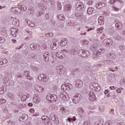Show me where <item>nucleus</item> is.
<instances>
[{"label": "nucleus", "instance_id": "38", "mask_svg": "<svg viewBox=\"0 0 125 125\" xmlns=\"http://www.w3.org/2000/svg\"><path fill=\"white\" fill-rule=\"evenodd\" d=\"M44 77H45V75H44L43 74H40L38 78V80H39V81H42V79H43Z\"/></svg>", "mask_w": 125, "mask_h": 125}, {"label": "nucleus", "instance_id": "25", "mask_svg": "<svg viewBox=\"0 0 125 125\" xmlns=\"http://www.w3.org/2000/svg\"><path fill=\"white\" fill-rule=\"evenodd\" d=\"M104 64H107V65H112L114 62L112 60H104L103 62Z\"/></svg>", "mask_w": 125, "mask_h": 125}, {"label": "nucleus", "instance_id": "47", "mask_svg": "<svg viewBox=\"0 0 125 125\" xmlns=\"http://www.w3.org/2000/svg\"><path fill=\"white\" fill-rule=\"evenodd\" d=\"M5 42V39L3 37H0V43H2Z\"/></svg>", "mask_w": 125, "mask_h": 125}, {"label": "nucleus", "instance_id": "39", "mask_svg": "<svg viewBox=\"0 0 125 125\" xmlns=\"http://www.w3.org/2000/svg\"><path fill=\"white\" fill-rule=\"evenodd\" d=\"M20 9H21V10H22V11H26V10H27V7H26V6L24 5H22L21 6Z\"/></svg>", "mask_w": 125, "mask_h": 125}, {"label": "nucleus", "instance_id": "56", "mask_svg": "<svg viewBox=\"0 0 125 125\" xmlns=\"http://www.w3.org/2000/svg\"><path fill=\"white\" fill-rule=\"evenodd\" d=\"M45 125H52V122H51V120L49 121L47 123H45Z\"/></svg>", "mask_w": 125, "mask_h": 125}, {"label": "nucleus", "instance_id": "6", "mask_svg": "<svg viewBox=\"0 0 125 125\" xmlns=\"http://www.w3.org/2000/svg\"><path fill=\"white\" fill-rule=\"evenodd\" d=\"M103 42L105 46H111L113 43V41L111 39H105Z\"/></svg>", "mask_w": 125, "mask_h": 125}, {"label": "nucleus", "instance_id": "3", "mask_svg": "<svg viewBox=\"0 0 125 125\" xmlns=\"http://www.w3.org/2000/svg\"><path fill=\"white\" fill-rule=\"evenodd\" d=\"M56 70L57 73H58V74L60 75V76H61V75H62V74H64L65 71H66L65 68L62 65L57 66L56 67Z\"/></svg>", "mask_w": 125, "mask_h": 125}, {"label": "nucleus", "instance_id": "59", "mask_svg": "<svg viewBox=\"0 0 125 125\" xmlns=\"http://www.w3.org/2000/svg\"><path fill=\"white\" fill-rule=\"evenodd\" d=\"M83 43L84 44H88V43H89V42H88V41L84 40Z\"/></svg>", "mask_w": 125, "mask_h": 125}, {"label": "nucleus", "instance_id": "61", "mask_svg": "<svg viewBox=\"0 0 125 125\" xmlns=\"http://www.w3.org/2000/svg\"><path fill=\"white\" fill-rule=\"evenodd\" d=\"M57 8L59 10H61V9H62V6L61 5H58Z\"/></svg>", "mask_w": 125, "mask_h": 125}, {"label": "nucleus", "instance_id": "24", "mask_svg": "<svg viewBox=\"0 0 125 125\" xmlns=\"http://www.w3.org/2000/svg\"><path fill=\"white\" fill-rule=\"evenodd\" d=\"M99 55V54L98 52L96 51H94L93 52V54L92 55L93 59H94V60H96V59H98Z\"/></svg>", "mask_w": 125, "mask_h": 125}, {"label": "nucleus", "instance_id": "27", "mask_svg": "<svg viewBox=\"0 0 125 125\" xmlns=\"http://www.w3.org/2000/svg\"><path fill=\"white\" fill-rule=\"evenodd\" d=\"M116 57L114 56V54H109L106 57V59L107 60H113V59H115Z\"/></svg>", "mask_w": 125, "mask_h": 125}, {"label": "nucleus", "instance_id": "46", "mask_svg": "<svg viewBox=\"0 0 125 125\" xmlns=\"http://www.w3.org/2000/svg\"><path fill=\"white\" fill-rule=\"evenodd\" d=\"M84 125H91V123L88 121H85L83 123Z\"/></svg>", "mask_w": 125, "mask_h": 125}, {"label": "nucleus", "instance_id": "5", "mask_svg": "<svg viewBox=\"0 0 125 125\" xmlns=\"http://www.w3.org/2000/svg\"><path fill=\"white\" fill-rule=\"evenodd\" d=\"M72 65L74 67H80L82 66V65H86V62H83L82 63L79 62L77 60H74L72 62Z\"/></svg>", "mask_w": 125, "mask_h": 125}, {"label": "nucleus", "instance_id": "44", "mask_svg": "<svg viewBox=\"0 0 125 125\" xmlns=\"http://www.w3.org/2000/svg\"><path fill=\"white\" fill-rule=\"evenodd\" d=\"M4 103H6V101L4 99H0V104H4Z\"/></svg>", "mask_w": 125, "mask_h": 125}, {"label": "nucleus", "instance_id": "15", "mask_svg": "<svg viewBox=\"0 0 125 125\" xmlns=\"http://www.w3.org/2000/svg\"><path fill=\"white\" fill-rule=\"evenodd\" d=\"M115 28H117L118 30H122L124 28V25L122 22L118 21L115 24Z\"/></svg>", "mask_w": 125, "mask_h": 125}, {"label": "nucleus", "instance_id": "30", "mask_svg": "<svg viewBox=\"0 0 125 125\" xmlns=\"http://www.w3.org/2000/svg\"><path fill=\"white\" fill-rule=\"evenodd\" d=\"M72 87H73V86L70 83H66V90H71Z\"/></svg>", "mask_w": 125, "mask_h": 125}, {"label": "nucleus", "instance_id": "54", "mask_svg": "<svg viewBox=\"0 0 125 125\" xmlns=\"http://www.w3.org/2000/svg\"><path fill=\"white\" fill-rule=\"evenodd\" d=\"M17 78H22V75L21 74V73H18L17 75Z\"/></svg>", "mask_w": 125, "mask_h": 125}, {"label": "nucleus", "instance_id": "4", "mask_svg": "<svg viewBox=\"0 0 125 125\" xmlns=\"http://www.w3.org/2000/svg\"><path fill=\"white\" fill-rule=\"evenodd\" d=\"M82 99V95L80 94H76L73 97L72 101L73 103H78Z\"/></svg>", "mask_w": 125, "mask_h": 125}, {"label": "nucleus", "instance_id": "18", "mask_svg": "<svg viewBox=\"0 0 125 125\" xmlns=\"http://www.w3.org/2000/svg\"><path fill=\"white\" fill-rule=\"evenodd\" d=\"M106 5V4L104 2H100L96 5V7L98 9H101V8H103V7H105V6Z\"/></svg>", "mask_w": 125, "mask_h": 125}, {"label": "nucleus", "instance_id": "60", "mask_svg": "<svg viewBox=\"0 0 125 125\" xmlns=\"http://www.w3.org/2000/svg\"><path fill=\"white\" fill-rule=\"evenodd\" d=\"M97 44H94L92 45L93 48H94V49H96V48H97Z\"/></svg>", "mask_w": 125, "mask_h": 125}, {"label": "nucleus", "instance_id": "29", "mask_svg": "<svg viewBox=\"0 0 125 125\" xmlns=\"http://www.w3.org/2000/svg\"><path fill=\"white\" fill-rule=\"evenodd\" d=\"M94 11V8L92 7H89L87 9V12L88 14H92L93 13V12Z\"/></svg>", "mask_w": 125, "mask_h": 125}, {"label": "nucleus", "instance_id": "2", "mask_svg": "<svg viewBox=\"0 0 125 125\" xmlns=\"http://www.w3.org/2000/svg\"><path fill=\"white\" fill-rule=\"evenodd\" d=\"M78 54L81 57L86 58V57H88L89 56V52L81 49L78 51Z\"/></svg>", "mask_w": 125, "mask_h": 125}, {"label": "nucleus", "instance_id": "43", "mask_svg": "<svg viewBox=\"0 0 125 125\" xmlns=\"http://www.w3.org/2000/svg\"><path fill=\"white\" fill-rule=\"evenodd\" d=\"M63 100H65V101H68V100H69V99H70V97L69 96V95H64V97H63V98L62 99Z\"/></svg>", "mask_w": 125, "mask_h": 125}, {"label": "nucleus", "instance_id": "52", "mask_svg": "<svg viewBox=\"0 0 125 125\" xmlns=\"http://www.w3.org/2000/svg\"><path fill=\"white\" fill-rule=\"evenodd\" d=\"M75 72H81V68L80 67H77L74 70Z\"/></svg>", "mask_w": 125, "mask_h": 125}, {"label": "nucleus", "instance_id": "26", "mask_svg": "<svg viewBox=\"0 0 125 125\" xmlns=\"http://www.w3.org/2000/svg\"><path fill=\"white\" fill-rule=\"evenodd\" d=\"M30 97V95L28 94H26L25 95H23L21 98V101H26L28 98Z\"/></svg>", "mask_w": 125, "mask_h": 125}, {"label": "nucleus", "instance_id": "57", "mask_svg": "<svg viewBox=\"0 0 125 125\" xmlns=\"http://www.w3.org/2000/svg\"><path fill=\"white\" fill-rule=\"evenodd\" d=\"M99 110L101 112H103V111H104V107H103V106H100L99 108Z\"/></svg>", "mask_w": 125, "mask_h": 125}, {"label": "nucleus", "instance_id": "36", "mask_svg": "<svg viewBox=\"0 0 125 125\" xmlns=\"http://www.w3.org/2000/svg\"><path fill=\"white\" fill-rule=\"evenodd\" d=\"M78 111L80 114H83V113H84V112H85L84 109H83V107L79 108L78 109Z\"/></svg>", "mask_w": 125, "mask_h": 125}, {"label": "nucleus", "instance_id": "35", "mask_svg": "<svg viewBox=\"0 0 125 125\" xmlns=\"http://www.w3.org/2000/svg\"><path fill=\"white\" fill-rule=\"evenodd\" d=\"M30 47L32 50H35L36 48H37V44L34 43L31 44L30 45Z\"/></svg>", "mask_w": 125, "mask_h": 125}, {"label": "nucleus", "instance_id": "19", "mask_svg": "<svg viewBox=\"0 0 125 125\" xmlns=\"http://www.w3.org/2000/svg\"><path fill=\"white\" fill-rule=\"evenodd\" d=\"M27 120H28V115L24 114L20 116V121L21 122H26Z\"/></svg>", "mask_w": 125, "mask_h": 125}, {"label": "nucleus", "instance_id": "48", "mask_svg": "<svg viewBox=\"0 0 125 125\" xmlns=\"http://www.w3.org/2000/svg\"><path fill=\"white\" fill-rule=\"evenodd\" d=\"M61 89L63 90V91H66V83L62 85L61 86Z\"/></svg>", "mask_w": 125, "mask_h": 125}, {"label": "nucleus", "instance_id": "37", "mask_svg": "<svg viewBox=\"0 0 125 125\" xmlns=\"http://www.w3.org/2000/svg\"><path fill=\"white\" fill-rule=\"evenodd\" d=\"M45 36L47 38H49V37L51 38V37H53V33H46L45 34Z\"/></svg>", "mask_w": 125, "mask_h": 125}, {"label": "nucleus", "instance_id": "11", "mask_svg": "<svg viewBox=\"0 0 125 125\" xmlns=\"http://www.w3.org/2000/svg\"><path fill=\"white\" fill-rule=\"evenodd\" d=\"M37 55L34 54H30L28 56V58L30 62L32 61H35V60L37 59Z\"/></svg>", "mask_w": 125, "mask_h": 125}, {"label": "nucleus", "instance_id": "41", "mask_svg": "<svg viewBox=\"0 0 125 125\" xmlns=\"http://www.w3.org/2000/svg\"><path fill=\"white\" fill-rule=\"evenodd\" d=\"M98 52L99 54H103V53H104V52H105V49L104 48H101L99 50V51Z\"/></svg>", "mask_w": 125, "mask_h": 125}, {"label": "nucleus", "instance_id": "20", "mask_svg": "<svg viewBox=\"0 0 125 125\" xmlns=\"http://www.w3.org/2000/svg\"><path fill=\"white\" fill-rule=\"evenodd\" d=\"M42 121L43 122H44V124L45 125V124H47V123H49V122H50V118H49V117L44 116H42Z\"/></svg>", "mask_w": 125, "mask_h": 125}, {"label": "nucleus", "instance_id": "63", "mask_svg": "<svg viewBox=\"0 0 125 125\" xmlns=\"http://www.w3.org/2000/svg\"><path fill=\"white\" fill-rule=\"evenodd\" d=\"M2 110L4 113H8V110H7V109L5 108L3 109Z\"/></svg>", "mask_w": 125, "mask_h": 125}, {"label": "nucleus", "instance_id": "22", "mask_svg": "<svg viewBox=\"0 0 125 125\" xmlns=\"http://www.w3.org/2000/svg\"><path fill=\"white\" fill-rule=\"evenodd\" d=\"M50 118L53 122H57V121H58V119H57V116L52 113L50 114Z\"/></svg>", "mask_w": 125, "mask_h": 125}, {"label": "nucleus", "instance_id": "34", "mask_svg": "<svg viewBox=\"0 0 125 125\" xmlns=\"http://www.w3.org/2000/svg\"><path fill=\"white\" fill-rule=\"evenodd\" d=\"M34 102H36V104H39L40 102H41V99H40V97L37 96L35 99H34Z\"/></svg>", "mask_w": 125, "mask_h": 125}, {"label": "nucleus", "instance_id": "32", "mask_svg": "<svg viewBox=\"0 0 125 125\" xmlns=\"http://www.w3.org/2000/svg\"><path fill=\"white\" fill-rule=\"evenodd\" d=\"M71 9H72V6H71V4H67L65 6V10L70 11Z\"/></svg>", "mask_w": 125, "mask_h": 125}, {"label": "nucleus", "instance_id": "17", "mask_svg": "<svg viewBox=\"0 0 125 125\" xmlns=\"http://www.w3.org/2000/svg\"><path fill=\"white\" fill-rule=\"evenodd\" d=\"M98 23L100 25H104V22L105 21L104 20V17L101 16L99 17L98 20Z\"/></svg>", "mask_w": 125, "mask_h": 125}, {"label": "nucleus", "instance_id": "10", "mask_svg": "<svg viewBox=\"0 0 125 125\" xmlns=\"http://www.w3.org/2000/svg\"><path fill=\"white\" fill-rule=\"evenodd\" d=\"M11 10L13 13H14L15 14L18 15L20 12H21V9H20V8L17 7L15 8H12L11 9Z\"/></svg>", "mask_w": 125, "mask_h": 125}, {"label": "nucleus", "instance_id": "49", "mask_svg": "<svg viewBox=\"0 0 125 125\" xmlns=\"http://www.w3.org/2000/svg\"><path fill=\"white\" fill-rule=\"evenodd\" d=\"M59 97H60V98H62V99H63L64 97H65V95L62 94V93H60L59 95Z\"/></svg>", "mask_w": 125, "mask_h": 125}, {"label": "nucleus", "instance_id": "51", "mask_svg": "<svg viewBox=\"0 0 125 125\" xmlns=\"http://www.w3.org/2000/svg\"><path fill=\"white\" fill-rule=\"evenodd\" d=\"M27 25H29L30 27H35V26H36V25L33 22H31V23L27 22Z\"/></svg>", "mask_w": 125, "mask_h": 125}, {"label": "nucleus", "instance_id": "33", "mask_svg": "<svg viewBox=\"0 0 125 125\" xmlns=\"http://www.w3.org/2000/svg\"><path fill=\"white\" fill-rule=\"evenodd\" d=\"M58 19L61 21H64L65 20V17L63 15H59L58 16Z\"/></svg>", "mask_w": 125, "mask_h": 125}, {"label": "nucleus", "instance_id": "1", "mask_svg": "<svg viewBox=\"0 0 125 125\" xmlns=\"http://www.w3.org/2000/svg\"><path fill=\"white\" fill-rule=\"evenodd\" d=\"M46 100H48L50 103H54L58 100V97L55 94H50L46 97Z\"/></svg>", "mask_w": 125, "mask_h": 125}, {"label": "nucleus", "instance_id": "62", "mask_svg": "<svg viewBox=\"0 0 125 125\" xmlns=\"http://www.w3.org/2000/svg\"><path fill=\"white\" fill-rule=\"evenodd\" d=\"M99 58L100 59H102L103 61H104V60H105V57L104 56H101Z\"/></svg>", "mask_w": 125, "mask_h": 125}, {"label": "nucleus", "instance_id": "23", "mask_svg": "<svg viewBox=\"0 0 125 125\" xmlns=\"http://www.w3.org/2000/svg\"><path fill=\"white\" fill-rule=\"evenodd\" d=\"M66 44H67V39H64L62 40V41L60 43V45H61V46H62V47L65 46Z\"/></svg>", "mask_w": 125, "mask_h": 125}, {"label": "nucleus", "instance_id": "14", "mask_svg": "<svg viewBox=\"0 0 125 125\" xmlns=\"http://www.w3.org/2000/svg\"><path fill=\"white\" fill-rule=\"evenodd\" d=\"M43 58L45 62H48L49 61V53L46 52L43 54Z\"/></svg>", "mask_w": 125, "mask_h": 125}, {"label": "nucleus", "instance_id": "13", "mask_svg": "<svg viewBox=\"0 0 125 125\" xmlns=\"http://www.w3.org/2000/svg\"><path fill=\"white\" fill-rule=\"evenodd\" d=\"M90 86H94V87H97V90H100L101 89V87H100V85L96 83H91L90 84Z\"/></svg>", "mask_w": 125, "mask_h": 125}, {"label": "nucleus", "instance_id": "31", "mask_svg": "<svg viewBox=\"0 0 125 125\" xmlns=\"http://www.w3.org/2000/svg\"><path fill=\"white\" fill-rule=\"evenodd\" d=\"M62 55H63V53L57 52L56 53V57L58 58H60V59H63V56Z\"/></svg>", "mask_w": 125, "mask_h": 125}, {"label": "nucleus", "instance_id": "7", "mask_svg": "<svg viewBox=\"0 0 125 125\" xmlns=\"http://www.w3.org/2000/svg\"><path fill=\"white\" fill-rule=\"evenodd\" d=\"M69 52L71 56H75V55H77V54L79 53L78 48H77V47H72Z\"/></svg>", "mask_w": 125, "mask_h": 125}, {"label": "nucleus", "instance_id": "64", "mask_svg": "<svg viewBox=\"0 0 125 125\" xmlns=\"http://www.w3.org/2000/svg\"><path fill=\"white\" fill-rule=\"evenodd\" d=\"M95 125H102V124H101V123H100V121L95 123Z\"/></svg>", "mask_w": 125, "mask_h": 125}, {"label": "nucleus", "instance_id": "53", "mask_svg": "<svg viewBox=\"0 0 125 125\" xmlns=\"http://www.w3.org/2000/svg\"><path fill=\"white\" fill-rule=\"evenodd\" d=\"M32 69H33L34 71H38L39 70V68H38V67L35 66H32Z\"/></svg>", "mask_w": 125, "mask_h": 125}, {"label": "nucleus", "instance_id": "55", "mask_svg": "<svg viewBox=\"0 0 125 125\" xmlns=\"http://www.w3.org/2000/svg\"><path fill=\"white\" fill-rule=\"evenodd\" d=\"M120 83L121 84H125V79L122 80L120 82Z\"/></svg>", "mask_w": 125, "mask_h": 125}, {"label": "nucleus", "instance_id": "12", "mask_svg": "<svg viewBox=\"0 0 125 125\" xmlns=\"http://www.w3.org/2000/svg\"><path fill=\"white\" fill-rule=\"evenodd\" d=\"M83 81L82 80H77L75 83V86L77 88H80L83 87Z\"/></svg>", "mask_w": 125, "mask_h": 125}, {"label": "nucleus", "instance_id": "42", "mask_svg": "<svg viewBox=\"0 0 125 125\" xmlns=\"http://www.w3.org/2000/svg\"><path fill=\"white\" fill-rule=\"evenodd\" d=\"M75 16V17H80L79 18H82V17H83V16L81 13H76Z\"/></svg>", "mask_w": 125, "mask_h": 125}, {"label": "nucleus", "instance_id": "21", "mask_svg": "<svg viewBox=\"0 0 125 125\" xmlns=\"http://www.w3.org/2000/svg\"><path fill=\"white\" fill-rule=\"evenodd\" d=\"M58 46H57V44L56 43V42H53L51 43L50 45V48L53 50H56V49H57V48Z\"/></svg>", "mask_w": 125, "mask_h": 125}, {"label": "nucleus", "instance_id": "45", "mask_svg": "<svg viewBox=\"0 0 125 125\" xmlns=\"http://www.w3.org/2000/svg\"><path fill=\"white\" fill-rule=\"evenodd\" d=\"M40 8L42 9V10H46V6H44V5H42L40 6Z\"/></svg>", "mask_w": 125, "mask_h": 125}, {"label": "nucleus", "instance_id": "8", "mask_svg": "<svg viewBox=\"0 0 125 125\" xmlns=\"http://www.w3.org/2000/svg\"><path fill=\"white\" fill-rule=\"evenodd\" d=\"M76 7L78 10H84V5L82 2H77L76 5Z\"/></svg>", "mask_w": 125, "mask_h": 125}, {"label": "nucleus", "instance_id": "28", "mask_svg": "<svg viewBox=\"0 0 125 125\" xmlns=\"http://www.w3.org/2000/svg\"><path fill=\"white\" fill-rule=\"evenodd\" d=\"M67 121L69 123H73V122H76V121H77V118H76L75 116H74L72 118L68 117L67 118Z\"/></svg>", "mask_w": 125, "mask_h": 125}, {"label": "nucleus", "instance_id": "50", "mask_svg": "<svg viewBox=\"0 0 125 125\" xmlns=\"http://www.w3.org/2000/svg\"><path fill=\"white\" fill-rule=\"evenodd\" d=\"M42 81H43V82H44V83H46V82H47V81H48V78L44 76L42 78Z\"/></svg>", "mask_w": 125, "mask_h": 125}, {"label": "nucleus", "instance_id": "9", "mask_svg": "<svg viewBox=\"0 0 125 125\" xmlns=\"http://www.w3.org/2000/svg\"><path fill=\"white\" fill-rule=\"evenodd\" d=\"M89 100L90 101H95L96 100V96L93 91H90L89 93Z\"/></svg>", "mask_w": 125, "mask_h": 125}, {"label": "nucleus", "instance_id": "16", "mask_svg": "<svg viewBox=\"0 0 125 125\" xmlns=\"http://www.w3.org/2000/svg\"><path fill=\"white\" fill-rule=\"evenodd\" d=\"M11 34L13 37L14 38H16L17 37V34H18V32H17V30L15 29L14 28H11Z\"/></svg>", "mask_w": 125, "mask_h": 125}, {"label": "nucleus", "instance_id": "58", "mask_svg": "<svg viewBox=\"0 0 125 125\" xmlns=\"http://www.w3.org/2000/svg\"><path fill=\"white\" fill-rule=\"evenodd\" d=\"M45 19H46L47 20H48V19H49V15H48V14H46L45 15Z\"/></svg>", "mask_w": 125, "mask_h": 125}, {"label": "nucleus", "instance_id": "40", "mask_svg": "<svg viewBox=\"0 0 125 125\" xmlns=\"http://www.w3.org/2000/svg\"><path fill=\"white\" fill-rule=\"evenodd\" d=\"M23 76H24L25 78L28 77V76H30V72L28 71H24L23 72Z\"/></svg>", "mask_w": 125, "mask_h": 125}]
</instances>
